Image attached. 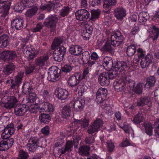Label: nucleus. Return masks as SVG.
Instances as JSON below:
<instances>
[{
	"label": "nucleus",
	"mask_w": 159,
	"mask_h": 159,
	"mask_svg": "<svg viewBox=\"0 0 159 159\" xmlns=\"http://www.w3.org/2000/svg\"><path fill=\"white\" fill-rule=\"evenodd\" d=\"M26 93H29V96L27 98L28 103L32 104L29 107V111L31 113H35L39 110V108L42 103V101L40 99L37 95L34 92H32V88L29 86Z\"/></svg>",
	"instance_id": "nucleus-1"
},
{
	"label": "nucleus",
	"mask_w": 159,
	"mask_h": 159,
	"mask_svg": "<svg viewBox=\"0 0 159 159\" xmlns=\"http://www.w3.org/2000/svg\"><path fill=\"white\" fill-rule=\"evenodd\" d=\"M17 102L16 98L13 96H9L7 94L2 96L0 104L2 107L7 109L13 108Z\"/></svg>",
	"instance_id": "nucleus-2"
},
{
	"label": "nucleus",
	"mask_w": 159,
	"mask_h": 159,
	"mask_svg": "<svg viewBox=\"0 0 159 159\" xmlns=\"http://www.w3.org/2000/svg\"><path fill=\"white\" fill-rule=\"evenodd\" d=\"M66 48L63 47L57 48L53 53L54 58L55 61L60 62L63 59V56L66 52Z\"/></svg>",
	"instance_id": "nucleus-3"
},
{
	"label": "nucleus",
	"mask_w": 159,
	"mask_h": 159,
	"mask_svg": "<svg viewBox=\"0 0 159 159\" xmlns=\"http://www.w3.org/2000/svg\"><path fill=\"white\" fill-rule=\"evenodd\" d=\"M66 48L63 47L57 48L53 53L54 58L55 61L60 62L63 59V56L66 52Z\"/></svg>",
	"instance_id": "nucleus-4"
},
{
	"label": "nucleus",
	"mask_w": 159,
	"mask_h": 159,
	"mask_svg": "<svg viewBox=\"0 0 159 159\" xmlns=\"http://www.w3.org/2000/svg\"><path fill=\"white\" fill-rule=\"evenodd\" d=\"M123 37L122 36L120 32L119 31H117L111 35V43L113 46H119L120 43L123 41Z\"/></svg>",
	"instance_id": "nucleus-5"
},
{
	"label": "nucleus",
	"mask_w": 159,
	"mask_h": 159,
	"mask_svg": "<svg viewBox=\"0 0 159 159\" xmlns=\"http://www.w3.org/2000/svg\"><path fill=\"white\" fill-rule=\"evenodd\" d=\"M55 95L58 99L63 100L68 98L69 93L68 91L66 89L60 88L55 90Z\"/></svg>",
	"instance_id": "nucleus-6"
},
{
	"label": "nucleus",
	"mask_w": 159,
	"mask_h": 159,
	"mask_svg": "<svg viewBox=\"0 0 159 159\" xmlns=\"http://www.w3.org/2000/svg\"><path fill=\"white\" fill-rule=\"evenodd\" d=\"M33 0H22L20 3L16 4L14 7V9L16 11L21 13L26 7H29V5L28 3H33Z\"/></svg>",
	"instance_id": "nucleus-7"
},
{
	"label": "nucleus",
	"mask_w": 159,
	"mask_h": 159,
	"mask_svg": "<svg viewBox=\"0 0 159 159\" xmlns=\"http://www.w3.org/2000/svg\"><path fill=\"white\" fill-rule=\"evenodd\" d=\"M103 124V121L99 119H97L93 124L90 125L88 130V133L89 134L97 132L101 126Z\"/></svg>",
	"instance_id": "nucleus-8"
},
{
	"label": "nucleus",
	"mask_w": 159,
	"mask_h": 159,
	"mask_svg": "<svg viewBox=\"0 0 159 159\" xmlns=\"http://www.w3.org/2000/svg\"><path fill=\"white\" fill-rule=\"evenodd\" d=\"M128 69L125 62L118 61L117 62L115 66H113V71H119L122 73H125Z\"/></svg>",
	"instance_id": "nucleus-9"
},
{
	"label": "nucleus",
	"mask_w": 159,
	"mask_h": 159,
	"mask_svg": "<svg viewBox=\"0 0 159 159\" xmlns=\"http://www.w3.org/2000/svg\"><path fill=\"white\" fill-rule=\"evenodd\" d=\"M77 20L80 21H85L89 17L90 14L85 9L79 10L75 13Z\"/></svg>",
	"instance_id": "nucleus-10"
},
{
	"label": "nucleus",
	"mask_w": 159,
	"mask_h": 159,
	"mask_svg": "<svg viewBox=\"0 0 159 159\" xmlns=\"http://www.w3.org/2000/svg\"><path fill=\"white\" fill-rule=\"evenodd\" d=\"M60 70L57 67L53 68L52 70H49L48 79L51 81H54L57 80L60 75Z\"/></svg>",
	"instance_id": "nucleus-11"
},
{
	"label": "nucleus",
	"mask_w": 159,
	"mask_h": 159,
	"mask_svg": "<svg viewBox=\"0 0 159 159\" xmlns=\"http://www.w3.org/2000/svg\"><path fill=\"white\" fill-rule=\"evenodd\" d=\"M82 75L80 73H77L74 75L70 76L67 80L68 85L71 86H75L79 83L82 80Z\"/></svg>",
	"instance_id": "nucleus-12"
},
{
	"label": "nucleus",
	"mask_w": 159,
	"mask_h": 159,
	"mask_svg": "<svg viewBox=\"0 0 159 159\" xmlns=\"http://www.w3.org/2000/svg\"><path fill=\"white\" fill-rule=\"evenodd\" d=\"M13 142V139L11 138L2 141L0 143V150L3 151L8 150L12 146Z\"/></svg>",
	"instance_id": "nucleus-13"
},
{
	"label": "nucleus",
	"mask_w": 159,
	"mask_h": 159,
	"mask_svg": "<svg viewBox=\"0 0 159 159\" xmlns=\"http://www.w3.org/2000/svg\"><path fill=\"white\" fill-rule=\"evenodd\" d=\"M23 51L25 56L30 59L33 58L37 53L35 51V49L31 45H29L27 47H24Z\"/></svg>",
	"instance_id": "nucleus-14"
},
{
	"label": "nucleus",
	"mask_w": 159,
	"mask_h": 159,
	"mask_svg": "<svg viewBox=\"0 0 159 159\" xmlns=\"http://www.w3.org/2000/svg\"><path fill=\"white\" fill-rule=\"evenodd\" d=\"M114 14L116 18L121 20L126 16V11L122 7L117 8L114 10Z\"/></svg>",
	"instance_id": "nucleus-15"
},
{
	"label": "nucleus",
	"mask_w": 159,
	"mask_h": 159,
	"mask_svg": "<svg viewBox=\"0 0 159 159\" xmlns=\"http://www.w3.org/2000/svg\"><path fill=\"white\" fill-rule=\"evenodd\" d=\"M39 140L37 137H31L28 141L27 144V148L29 151H34L38 146L37 143Z\"/></svg>",
	"instance_id": "nucleus-16"
},
{
	"label": "nucleus",
	"mask_w": 159,
	"mask_h": 159,
	"mask_svg": "<svg viewBox=\"0 0 159 159\" xmlns=\"http://www.w3.org/2000/svg\"><path fill=\"white\" fill-rule=\"evenodd\" d=\"M115 66L113 64L111 58L108 57H105L103 59V66L105 69L107 71H113V66Z\"/></svg>",
	"instance_id": "nucleus-17"
},
{
	"label": "nucleus",
	"mask_w": 159,
	"mask_h": 159,
	"mask_svg": "<svg viewBox=\"0 0 159 159\" xmlns=\"http://www.w3.org/2000/svg\"><path fill=\"white\" fill-rule=\"evenodd\" d=\"M29 110V106L25 105L20 104L19 106L15 108V112L16 115L20 116L23 115Z\"/></svg>",
	"instance_id": "nucleus-18"
},
{
	"label": "nucleus",
	"mask_w": 159,
	"mask_h": 159,
	"mask_svg": "<svg viewBox=\"0 0 159 159\" xmlns=\"http://www.w3.org/2000/svg\"><path fill=\"white\" fill-rule=\"evenodd\" d=\"M147 30L150 33V38H152L153 40L157 38L159 35V30L154 25H152Z\"/></svg>",
	"instance_id": "nucleus-19"
},
{
	"label": "nucleus",
	"mask_w": 159,
	"mask_h": 159,
	"mask_svg": "<svg viewBox=\"0 0 159 159\" xmlns=\"http://www.w3.org/2000/svg\"><path fill=\"white\" fill-rule=\"evenodd\" d=\"M73 144L74 143L72 141H68L66 143V145L65 148H63L61 149H60V148H58L57 147H56L55 148L54 151H55L56 150L58 149V152L59 153L60 155L65 153L66 151L69 152L71 151Z\"/></svg>",
	"instance_id": "nucleus-20"
},
{
	"label": "nucleus",
	"mask_w": 159,
	"mask_h": 159,
	"mask_svg": "<svg viewBox=\"0 0 159 159\" xmlns=\"http://www.w3.org/2000/svg\"><path fill=\"white\" fill-rule=\"evenodd\" d=\"M98 80L101 85L106 86L108 85L110 83L108 73L103 72L100 74L99 76Z\"/></svg>",
	"instance_id": "nucleus-21"
},
{
	"label": "nucleus",
	"mask_w": 159,
	"mask_h": 159,
	"mask_svg": "<svg viewBox=\"0 0 159 159\" xmlns=\"http://www.w3.org/2000/svg\"><path fill=\"white\" fill-rule=\"evenodd\" d=\"M40 109L41 111L52 112L54 111V107L51 104L44 101L43 102H42L40 107L39 108V110Z\"/></svg>",
	"instance_id": "nucleus-22"
},
{
	"label": "nucleus",
	"mask_w": 159,
	"mask_h": 159,
	"mask_svg": "<svg viewBox=\"0 0 159 159\" xmlns=\"http://www.w3.org/2000/svg\"><path fill=\"white\" fill-rule=\"evenodd\" d=\"M57 21V18L56 17L51 16L46 18L45 24L47 26H50L52 30L55 27L56 23Z\"/></svg>",
	"instance_id": "nucleus-23"
},
{
	"label": "nucleus",
	"mask_w": 159,
	"mask_h": 159,
	"mask_svg": "<svg viewBox=\"0 0 159 159\" xmlns=\"http://www.w3.org/2000/svg\"><path fill=\"white\" fill-rule=\"evenodd\" d=\"M3 31V28L0 27V34ZM9 38L8 36L3 34L0 37V46L6 47L8 44Z\"/></svg>",
	"instance_id": "nucleus-24"
},
{
	"label": "nucleus",
	"mask_w": 159,
	"mask_h": 159,
	"mask_svg": "<svg viewBox=\"0 0 159 159\" xmlns=\"http://www.w3.org/2000/svg\"><path fill=\"white\" fill-rule=\"evenodd\" d=\"M107 90L104 88H100L96 93V97L100 103L101 102V100H103L104 98L105 97L107 94Z\"/></svg>",
	"instance_id": "nucleus-25"
},
{
	"label": "nucleus",
	"mask_w": 159,
	"mask_h": 159,
	"mask_svg": "<svg viewBox=\"0 0 159 159\" xmlns=\"http://www.w3.org/2000/svg\"><path fill=\"white\" fill-rule=\"evenodd\" d=\"M159 119V118L157 119L155 123V124H152L150 123H147L144 125V126L145 129V132L147 134V135L149 136H151L153 134V129L154 126H156H156L155 125L156 123L157 122L158 120Z\"/></svg>",
	"instance_id": "nucleus-26"
},
{
	"label": "nucleus",
	"mask_w": 159,
	"mask_h": 159,
	"mask_svg": "<svg viewBox=\"0 0 159 159\" xmlns=\"http://www.w3.org/2000/svg\"><path fill=\"white\" fill-rule=\"evenodd\" d=\"M72 103H70L66 106H65L62 109L61 112L62 116L65 118L69 116L71 113V108H72Z\"/></svg>",
	"instance_id": "nucleus-27"
},
{
	"label": "nucleus",
	"mask_w": 159,
	"mask_h": 159,
	"mask_svg": "<svg viewBox=\"0 0 159 159\" xmlns=\"http://www.w3.org/2000/svg\"><path fill=\"white\" fill-rule=\"evenodd\" d=\"M113 86L116 91L120 92L124 89L125 84L121 80H116L113 83Z\"/></svg>",
	"instance_id": "nucleus-28"
},
{
	"label": "nucleus",
	"mask_w": 159,
	"mask_h": 159,
	"mask_svg": "<svg viewBox=\"0 0 159 159\" xmlns=\"http://www.w3.org/2000/svg\"><path fill=\"white\" fill-rule=\"evenodd\" d=\"M82 58L84 62H87V65L89 66H91L92 65L95 63V61H92L91 60H90V55L88 51H86L83 52Z\"/></svg>",
	"instance_id": "nucleus-29"
},
{
	"label": "nucleus",
	"mask_w": 159,
	"mask_h": 159,
	"mask_svg": "<svg viewBox=\"0 0 159 159\" xmlns=\"http://www.w3.org/2000/svg\"><path fill=\"white\" fill-rule=\"evenodd\" d=\"M48 58V55L47 54H44L43 57H39L36 60L35 64L37 66L42 67L44 65Z\"/></svg>",
	"instance_id": "nucleus-30"
},
{
	"label": "nucleus",
	"mask_w": 159,
	"mask_h": 159,
	"mask_svg": "<svg viewBox=\"0 0 159 159\" xmlns=\"http://www.w3.org/2000/svg\"><path fill=\"white\" fill-rule=\"evenodd\" d=\"M150 57V56L148 55L142 57L140 62V65L142 68H144L148 66L151 62Z\"/></svg>",
	"instance_id": "nucleus-31"
},
{
	"label": "nucleus",
	"mask_w": 159,
	"mask_h": 159,
	"mask_svg": "<svg viewBox=\"0 0 159 159\" xmlns=\"http://www.w3.org/2000/svg\"><path fill=\"white\" fill-rule=\"evenodd\" d=\"M93 29L91 26H86L85 31L84 33L82 34V36L84 39L88 40L90 35L92 33Z\"/></svg>",
	"instance_id": "nucleus-32"
},
{
	"label": "nucleus",
	"mask_w": 159,
	"mask_h": 159,
	"mask_svg": "<svg viewBox=\"0 0 159 159\" xmlns=\"http://www.w3.org/2000/svg\"><path fill=\"white\" fill-rule=\"evenodd\" d=\"M69 50L71 53L75 55H78L82 52V48L80 46L75 45L70 47Z\"/></svg>",
	"instance_id": "nucleus-33"
},
{
	"label": "nucleus",
	"mask_w": 159,
	"mask_h": 159,
	"mask_svg": "<svg viewBox=\"0 0 159 159\" xmlns=\"http://www.w3.org/2000/svg\"><path fill=\"white\" fill-rule=\"evenodd\" d=\"M23 21L18 19H16L11 22V25L17 30H20L23 26Z\"/></svg>",
	"instance_id": "nucleus-34"
},
{
	"label": "nucleus",
	"mask_w": 159,
	"mask_h": 159,
	"mask_svg": "<svg viewBox=\"0 0 159 159\" xmlns=\"http://www.w3.org/2000/svg\"><path fill=\"white\" fill-rule=\"evenodd\" d=\"M149 14L146 12H141L138 15V21L139 22L142 23L145 22L149 18Z\"/></svg>",
	"instance_id": "nucleus-35"
},
{
	"label": "nucleus",
	"mask_w": 159,
	"mask_h": 159,
	"mask_svg": "<svg viewBox=\"0 0 159 159\" xmlns=\"http://www.w3.org/2000/svg\"><path fill=\"white\" fill-rule=\"evenodd\" d=\"M116 3V1L115 0H105L104 2L103 7L106 10L109 9Z\"/></svg>",
	"instance_id": "nucleus-36"
},
{
	"label": "nucleus",
	"mask_w": 159,
	"mask_h": 159,
	"mask_svg": "<svg viewBox=\"0 0 159 159\" xmlns=\"http://www.w3.org/2000/svg\"><path fill=\"white\" fill-rule=\"evenodd\" d=\"M89 120L88 119L85 118L83 120L75 119L74 123L75 125H80L83 127H87L89 125Z\"/></svg>",
	"instance_id": "nucleus-37"
},
{
	"label": "nucleus",
	"mask_w": 159,
	"mask_h": 159,
	"mask_svg": "<svg viewBox=\"0 0 159 159\" xmlns=\"http://www.w3.org/2000/svg\"><path fill=\"white\" fill-rule=\"evenodd\" d=\"M72 103V108H75V106L78 107L79 110H81L82 109V107L84 103V100L83 99H79V100L75 101V102L72 101L70 103Z\"/></svg>",
	"instance_id": "nucleus-38"
},
{
	"label": "nucleus",
	"mask_w": 159,
	"mask_h": 159,
	"mask_svg": "<svg viewBox=\"0 0 159 159\" xmlns=\"http://www.w3.org/2000/svg\"><path fill=\"white\" fill-rule=\"evenodd\" d=\"M156 82L155 78L154 76H151L147 79V82L145 85V87L147 89H149L151 87L154 85Z\"/></svg>",
	"instance_id": "nucleus-39"
},
{
	"label": "nucleus",
	"mask_w": 159,
	"mask_h": 159,
	"mask_svg": "<svg viewBox=\"0 0 159 159\" xmlns=\"http://www.w3.org/2000/svg\"><path fill=\"white\" fill-rule=\"evenodd\" d=\"M14 69L15 66L13 64L11 63L4 67L2 71L5 74L8 75L11 72V71L13 70Z\"/></svg>",
	"instance_id": "nucleus-40"
},
{
	"label": "nucleus",
	"mask_w": 159,
	"mask_h": 159,
	"mask_svg": "<svg viewBox=\"0 0 159 159\" xmlns=\"http://www.w3.org/2000/svg\"><path fill=\"white\" fill-rule=\"evenodd\" d=\"M38 8L37 7H35L27 11L25 15L29 18L32 17L36 13Z\"/></svg>",
	"instance_id": "nucleus-41"
},
{
	"label": "nucleus",
	"mask_w": 159,
	"mask_h": 159,
	"mask_svg": "<svg viewBox=\"0 0 159 159\" xmlns=\"http://www.w3.org/2000/svg\"><path fill=\"white\" fill-rule=\"evenodd\" d=\"M144 118L143 114L139 113L134 116L132 121L136 124H138L143 121Z\"/></svg>",
	"instance_id": "nucleus-42"
},
{
	"label": "nucleus",
	"mask_w": 159,
	"mask_h": 159,
	"mask_svg": "<svg viewBox=\"0 0 159 159\" xmlns=\"http://www.w3.org/2000/svg\"><path fill=\"white\" fill-rule=\"evenodd\" d=\"M40 121L44 123H48L50 120V116L48 114H43L39 116Z\"/></svg>",
	"instance_id": "nucleus-43"
},
{
	"label": "nucleus",
	"mask_w": 159,
	"mask_h": 159,
	"mask_svg": "<svg viewBox=\"0 0 159 159\" xmlns=\"http://www.w3.org/2000/svg\"><path fill=\"white\" fill-rule=\"evenodd\" d=\"M87 89V87L83 84L79 85L77 87L76 92L80 96H82L83 93L85 92Z\"/></svg>",
	"instance_id": "nucleus-44"
},
{
	"label": "nucleus",
	"mask_w": 159,
	"mask_h": 159,
	"mask_svg": "<svg viewBox=\"0 0 159 159\" xmlns=\"http://www.w3.org/2000/svg\"><path fill=\"white\" fill-rule=\"evenodd\" d=\"M89 147L88 146L81 147L79 149V152L80 155L82 156H86L89 153Z\"/></svg>",
	"instance_id": "nucleus-45"
},
{
	"label": "nucleus",
	"mask_w": 159,
	"mask_h": 159,
	"mask_svg": "<svg viewBox=\"0 0 159 159\" xmlns=\"http://www.w3.org/2000/svg\"><path fill=\"white\" fill-rule=\"evenodd\" d=\"M136 48L135 45L133 44L129 46L126 50L127 55L129 56H133L135 52Z\"/></svg>",
	"instance_id": "nucleus-46"
},
{
	"label": "nucleus",
	"mask_w": 159,
	"mask_h": 159,
	"mask_svg": "<svg viewBox=\"0 0 159 159\" xmlns=\"http://www.w3.org/2000/svg\"><path fill=\"white\" fill-rule=\"evenodd\" d=\"M62 42L61 38H57L55 39L53 41L51 46L52 49H54L58 47Z\"/></svg>",
	"instance_id": "nucleus-47"
},
{
	"label": "nucleus",
	"mask_w": 159,
	"mask_h": 159,
	"mask_svg": "<svg viewBox=\"0 0 159 159\" xmlns=\"http://www.w3.org/2000/svg\"><path fill=\"white\" fill-rule=\"evenodd\" d=\"M137 104L139 106H143L144 104L150 106L151 104V102L148 99L144 98L143 99H139L137 101Z\"/></svg>",
	"instance_id": "nucleus-48"
},
{
	"label": "nucleus",
	"mask_w": 159,
	"mask_h": 159,
	"mask_svg": "<svg viewBox=\"0 0 159 159\" xmlns=\"http://www.w3.org/2000/svg\"><path fill=\"white\" fill-rule=\"evenodd\" d=\"M100 14V11L99 10H93L91 11L92 17L91 20L93 21H95L99 17Z\"/></svg>",
	"instance_id": "nucleus-49"
},
{
	"label": "nucleus",
	"mask_w": 159,
	"mask_h": 159,
	"mask_svg": "<svg viewBox=\"0 0 159 159\" xmlns=\"http://www.w3.org/2000/svg\"><path fill=\"white\" fill-rule=\"evenodd\" d=\"M5 129L6 131V132L10 135L13 134L15 130V129L14 127L13 124H12L7 125Z\"/></svg>",
	"instance_id": "nucleus-50"
},
{
	"label": "nucleus",
	"mask_w": 159,
	"mask_h": 159,
	"mask_svg": "<svg viewBox=\"0 0 159 159\" xmlns=\"http://www.w3.org/2000/svg\"><path fill=\"white\" fill-rule=\"evenodd\" d=\"M70 9L68 7H63L60 11V15L61 16L64 17L67 15L69 13Z\"/></svg>",
	"instance_id": "nucleus-51"
},
{
	"label": "nucleus",
	"mask_w": 159,
	"mask_h": 159,
	"mask_svg": "<svg viewBox=\"0 0 159 159\" xmlns=\"http://www.w3.org/2000/svg\"><path fill=\"white\" fill-rule=\"evenodd\" d=\"M143 86V85L142 84L139 83L135 87H133V90L135 93L139 94L142 92Z\"/></svg>",
	"instance_id": "nucleus-52"
},
{
	"label": "nucleus",
	"mask_w": 159,
	"mask_h": 159,
	"mask_svg": "<svg viewBox=\"0 0 159 159\" xmlns=\"http://www.w3.org/2000/svg\"><path fill=\"white\" fill-rule=\"evenodd\" d=\"M53 8V4L52 3L49 5H42L40 6V9L42 10H46L48 11H50Z\"/></svg>",
	"instance_id": "nucleus-53"
},
{
	"label": "nucleus",
	"mask_w": 159,
	"mask_h": 159,
	"mask_svg": "<svg viewBox=\"0 0 159 159\" xmlns=\"http://www.w3.org/2000/svg\"><path fill=\"white\" fill-rule=\"evenodd\" d=\"M24 72L19 74L16 77L15 83L18 85L21 83L22 78L23 76Z\"/></svg>",
	"instance_id": "nucleus-54"
},
{
	"label": "nucleus",
	"mask_w": 159,
	"mask_h": 159,
	"mask_svg": "<svg viewBox=\"0 0 159 159\" xmlns=\"http://www.w3.org/2000/svg\"><path fill=\"white\" fill-rule=\"evenodd\" d=\"M72 69V67L70 64H66L62 68V70L63 71L66 72H69Z\"/></svg>",
	"instance_id": "nucleus-55"
},
{
	"label": "nucleus",
	"mask_w": 159,
	"mask_h": 159,
	"mask_svg": "<svg viewBox=\"0 0 159 159\" xmlns=\"http://www.w3.org/2000/svg\"><path fill=\"white\" fill-rule=\"evenodd\" d=\"M40 95L43 96L44 100L48 98L49 97L48 92L46 89L42 90L40 93Z\"/></svg>",
	"instance_id": "nucleus-56"
},
{
	"label": "nucleus",
	"mask_w": 159,
	"mask_h": 159,
	"mask_svg": "<svg viewBox=\"0 0 159 159\" xmlns=\"http://www.w3.org/2000/svg\"><path fill=\"white\" fill-rule=\"evenodd\" d=\"M19 156L20 159H26L28 157V155L27 153L21 150L19 152Z\"/></svg>",
	"instance_id": "nucleus-57"
},
{
	"label": "nucleus",
	"mask_w": 159,
	"mask_h": 159,
	"mask_svg": "<svg viewBox=\"0 0 159 159\" xmlns=\"http://www.w3.org/2000/svg\"><path fill=\"white\" fill-rule=\"evenodd\" d=\"M41 131L43 134L46 135H48L49 133V128L48 126H46L42 128Z\"/></svg>",
	"instance_id": "nucleus-58"
},
{
	"label": "nucleus",
	"mask_w": 159,
	"mask_h": 159,
	"mask_svg": "<svg viewBox=\"0 0 159 159\" xmlns=\"http://www.w3.org/2000/svg\"><path fill=\"white\" fill-rule=\"evenodd\" d=\"M91 67V66H89L84 70L83 72V75H82V80L83 79H85L87 77L89 71L90 70Z\"/></svg>",
	"instance_id": "nucleus-59"
},
{
	"label": "nucleus",
	"mask_w": 159,
	"mask_h": 159,
	"mask_svg": "<svg viewBox=\"0 0 159 159\" xmlns=\"http://www.w3.org/2000/svg\"><path fill=\"white\" fill-rule=\"evenodd\" d=\"M155 125L156 128L155 129V135L157 137L159 138V119L156 123Z\"/></svg>",
	"instance_id": "nucleus-60"
},
{
	"label": "nucleus",
	"mask_w": 159,
	"mask_h": 159,
	"mask_svg": "<svg viewBox=\"0 0 159 159\" xmlns=\"http://www.w3.org/2000/svg\"><path fill=\"white\" fill-rule=\"evenodd\" d=\"M89 2L90 5L93 6L99 5L101 3V0H89Z\"/></svg>",
	"instance_id": "nucleus-61"
},
{
	"label": "nucleus",
	"mask_w": 159,
	"mask_h": 159,
	"mask_svg": "<svg viewBox=\"0 0 159 159\" xmlns=\"http://www.w3.org/2000/svg\"><path fill=\"white\" fill-rule=\"evenodd\" d=\"M132 145L131 144L128 140L126 139L125 141H123L120 144V146L121 147H125L129 146Z\"/></svg>",
	"instance_id": "nucleus-62"
},
{
	"label": "nucleus",
	"mask_w": 159,
	"mask_h": 159,
	"mask_svg": "<svg viewBox=\"0 0 159 159\" xmlns=\"http://www.w3.org/2000/svg\"><path fill=\"white\" fill-rule=\"evenodd\" d=\"M2 132L1 137L2 139H4V140H6L10 138L9 135L7 132H6V131L5 129Z\"/></svg>",
	"instance_id": "nucleus-63"
},
{
	"label": "nucleus",
	"mask_w": 159,
	"mask_h": 159,
	"mask_svg": "<svg viewBox=\"0 0 159 159\" xmlns=\"http://www.w3.org/2000/svg\"><path fill=\"white\" fill-rule=\"evenodd\" d=\"M152 20L155 21H159V11L156 12L153 14L152 17Z\"/></svg>",
	"instance_id": "nucleus-64"
}]
</instances>
